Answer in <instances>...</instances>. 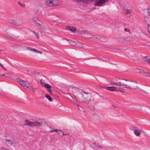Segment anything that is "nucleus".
I'll use <instances>...</instances> for the list:
<instances>
[{"instance_id": "423d86ee", "label": "nucleus", "mask_w": 150, "mask_h": 150, "mask_svg": "<svg viewBox=\"0 0 150 150\" xmlns=\"http://www.w3.org/2000/svg\"><path fill=\"white\" fill-rule=\"evenodd\" d=\"M109 0H97L96 3H95V6H105V3L108 1Z\"/></svg>"}, {"instance_id": "412c9836", "label": "nucleus", "mask_w": 150, "mask_h": 150, "mask_svg": "<svg viewBox=\"0 0 150 150\" xmlns=\"http://www.w3.org/2000/svg\"><path fill=\"white\" fill-rule=\"evenodd\" d=\"M93 144L97 148H98L100 149H103V147H102V146L98 144H96L95 143H93Z\"/></svg>"}, {"instance_id": "dca6fc26", "label": "nucleus", "mask_w": 150, "mask_h": 150, "mask_svg": "<svg viewBox=\"0 0 150 150\" xmlns=\"http://www.w3.org/2000/svg\"><path fill=\"white\" fill-rule=\"evenodd\" d=\"M150 19V18H148L147 17H144V20L146 24H147V25H148V29L149 31V33H150V26L147 24V23H149L148 21Z\"/></svg>"}, {"instance_id": "f03ea898", "label": "nucleus", "mask_w": 150, "mask_h": 150, "mask_svg": "<svg viewBox=\"0 0 150 150\" xmlns=\"http://www.w3.org/2000/svg\"><path fill=\"white\" fill-rule=\"evenodd\" d=\"M82 102L86 104H96L93 99H92V97L91 94L85 93L82 94Z\"/></svg>"}, {"instance_id": "37998d69", "label": "nucleus", "mask_w": 150, "mask_h": 150, "mask_svg": "<svg viewBox=\"0 0 150 150\" xmlns=\"http://www.w3.org/2000/svg\"><path fill=\"white\" fill-rule=\"evenodd\" d=\"M32 51H33V52H38V50H36L35 49H33V50Z\"/></svg>"}, {"instance_id": "6ab92c4d", "label": "nucleus", "mask_w": 150, "mask_h": 150, "mask_svg": "<svg viewBox=\"0 0 150 150\" xmlns=\"http://www.w3.org/2000/svg\"><path fill=\"white\" fill-rule=\"evenodd\" d=\"M88 106L89 108L92 111H93L95 110V107L93 105L94 104H88Z\"/></svg>"}, {"instance_id": "f8f14e48", "label": "nucleus", "mask_w": 150, "mask_h": 150, "mask_svg": "<svg viewBox=\"0 0 150 150\" xmlns=\"http://www.w3.org/2000/svg\"><path fill=\"white\" fill-rule=\"evenodd\" d=\"M33 21L35 23H36L39 26H40L41 21L38 19L36 17H34L33 18Z\"/></svg>"}, {"instance_id": "b1692460", "label": "nucleus", "mask_w": 150, "mask_h": 150, "mask_svg": "<svg viewBox=\"0 0 150 150\" xmlns=\"http://www.w3.org/2000/svg\"><path fill=\"white\" fill-rule=\"evenodd\" d=\"M132 12V11L131 10H127L125 12L126 14H129V16H130L131 15V13Z\"/></svg>"}, {"instance_id": "ddd939ff", "label": "nucleus", "mask_w": 150, "mask_h": 150, "mask_svg": "<svg viewBox=\"0 0 150 150\" xmlns=\"http://www.w3.org/2000/svg\"><path fill=\"white\" fill-rule=\"evenodd\" d=\"M134 133L136 136L140 137L141 134L142 133V131L140 129H138V128H137V129L134 130Z\"/></svg>"}, {"instance_id": "4c0bfd02", "label": "nucleus", "mask_w": 150, "mask_h": 150, "mask_svg": "<svg viewBox=\"0 0 150 150\" xmlns=\"http://www.w3.org/2000/svg\"><path fill=\"white\" fill-rule=\"evenodd\" d=\"M27 72H28V74L30 75H32V71H30V70H28L27 71Z\"/></svg>"}, {"instance_id": "9b49d317", "label": "nucleus", "mask_w": 150, "mask_h": 150, "mask_svg": "<svg viewBox=\"0 0 150 150\" xmlns=\"http://www.w3.org/2000/svg\"><path fill=\"white\" fill-rule=\"evenodd\" d=\"M106 88L107 89L111 91H118V89L117 88V87L115 86H107L106 87Z\"/></svg>"}, {"instance_id": "a878e982", "label": "nucleus", "mask_w": 150, "mask_h": 150, "mask_svg": "<svg viewBox=\"0 0 150 150\" xmlns=\"http://www.w3.org/2000/svg\"><path fill=\"white\" fill-rule=\"evenodd\" d=\"M26 88H29L30 90H34L33 87L32 86H30L28 84L27 85Z\"/></svg>"}, {"instance_id": "f257e3e1", "label": "nucleus", "mask_w": 150, "mask_h": 150, "mask_svg": "<svg viewBox=\"0 0 150 150\" xmlns=\"http://www.w3.org/2000/svg\"><path fill=\"white\" fill-rule=\"evenodd\" d=\"M120 80V79L115 78L112 80H109L108 81L111 85H115L117 86H119V88H121L122 87L123 88L125 87L126 88H129L131 89H134L137 87L136 85L137 83L135 81H131V82L129 83L130 86H129L127 84L122 83Z\"/></svg>"}, {"instance_id": "09e8293b", "label": "nucleus", "mask_w": 150, "mask_h": 150, "mask_svg": "<svg viewBox=\"0 0 150 150\" xmlns=\"http://www.w3.org/2000/svg\"><path fill=\"white\" fill-rule=\"evenodd\" d=\"M90 0L91 2H94V1H97V0Z\"/></svg>"}, {"instance_id": "c9c22d12", "label": "nucleus", "mask_w": 150, "mask_h": 150, "mask_svg": "<svg viewBox=\"0 0 150 150\" xmlns=\"http://www.w3.org/2000/svg\"><path fill=\"white\" fill-rule=\"evenodd\" d=\"M147 14L148 15L150 16V8H149L148 9Z\"/></svg>"}, {"instance_id": "8fccbe9b", "label": "nucleus", "mask_w": 150, "mask_h": 150, "mask_svg": "<svg viewBox=\"0 0 150 150\" xmlns=\"http://www.w3.org/2000/svg\"><path fill=\"white\" fill-rule=\"evenodd\" d=\"M38 53H39L40 54H42V52H41V51H39L38 50Z\"/></svg>"}, {"instance_id": "7ed1b4c3", "label": "nucleus", "mask_w": 150, "mask_h": 150, "mask_svg": "<svg viewBox=\"0 0 150 150\" xmlns=\"http://www.w3.org/2000/svg\"><path fill=\"white\" fill-rule=\"evenodd\" d=\"M25 125H28L30 127H34L39 126L40 127L42 125V122H38L35 121L31 122L29 121L28 120H26L25 121Z\"/></svg>"}, {"instance_id": "4d7b16f0", "label": "nucleus", "mask_w": 150, "mask_h": 150, "mask_svg": "<svg viewBox=\"0 0 150 150\" xmlns=\"http://www.w3.org/2000/svg\"><path fill=\"white\" fill-rule=\"evenodd\" d=\"M125 80L126 81H127V80Z\"/></svg>"}, {"instance_id": "2f4dec72", "label": "nucleus", "mask_w": 150, "mask_h": 150, "mask_svg": "<svg viewBox=\"0 0 150 150\" xmlns=\"http://www.w3.org/2000/svg\"><path fill=\"white\" fill-rule=\"evenodd\" d=\"M1 76H5L6 77H9L10 76V75L9 74H5L1 75Z\"/></svg>"}, {"instance_id": "1a4fd4ad", "label": "nucleus", "mask_w": 150, "mask_h": 150, "mask_svg": "<svg viewBox=\"0 0 150 150\" xmlns=\"http://www.w3.org/2000/svg\"><path fill=\"white\" fill-rule=\"evenodd\" d=\"M17 81L22 86L24 87H26L27 85H26V81H23L20 78L17 79Z\"/></svg>"}, {"instance_id": "c756f323", "label": "nucleus", "mask_w": 150, "mask_h": 150, "mask_svg": "<svg viewBox=\"0 0 150 150\" xmlns=\"http://www.w3.org/2000/svg\"><path fill=\"white\" fill-rule=\"evenodd\" d=\"M18 4L21 7H23V8H25V5L24 4H22L20 2H18Z\"/></svg>"}, {"instance_id": "a211bd4d", "label": "nucleus", "mask_w": 150, "mask_h": 150, "mask_svg": "<svg viewBox=\"0 0 150 150\" xmlns=\"http://www.w3.org/2000/svg\"><path fill=\"white\" fill-rule=\"evenodd\" d=\"M69 96L70 97L69 99L70 101H71L73 103L76 104V100L75 99H74V98L71 96Z\"/></svg>"}, {"instance_id": "9d476101", "label": "nucleus", "mask_w": 150, "mask_h": 150, "mask_svg": "<svg viewBox=\"0 0 150 150\" xmlns=\"http://www.w3.org/2000/svg\"><path fill=\"white\" fill-rule=\"evenodd\" d=\"M44 87L47 89V91L50 93L51 95H52V90L51 88L52 86L50 85L47 83H45L44 84Z\"/></svg>"}, {"instance_id": "72a5a7b5", "label": "nucleus", "mask_w": 150, "mask_h": 150, "mask_svg": "<svg viewBox=\"0 0 150 150\" xmlns=\"http://www.w3.org/2000/svg\"><path fill=\"white\" fill-rule=\"evenodd\" d=\"M64 93L65 94H66V95H67V99H69V98H70V97L69 96H71V95H69V94L68 93Z\"/></svg>"}, {"instance_id": "393cba45", "label": "nucleus", "mask_w": 150, "mask_h": 150, "mask_svg": "<svg viewBox=\"0 0 150 150\" xmlns=\"http://www.w3.org/2000/svg\"><path fill=\"white\" fill-rule=\"evenodd\" d=\"M8 22L15 25V21H14L13 20L9 19L8 20Z\"/></svg>"}, {"instance_id": "49530a36", "label": "nucleus", "mask_w": 150, "mask_h": 150, "mask_svg": "<svg viewBox=\"0 0 150 150\" xmlns=\"http://www.w3.org/2000/svg\"><path fill=\"white\" fill-rule=\"evenodd\" d=\"M37 88H34V90H33V92L34 93L35 92V90Z\"/></svg>"}, {"instance_id": "79ce46f5", "label": "nucleus", "mask_w": 150, "mask_h": 150, "mask_svg": "<svg viewBox=\"0 0 150 150\" xmlns=\"http://www.w3.org/2000/svg\"><path fill=\"white\" fill-rule=\"evenodd\" d=\"M101 38L100 39V41L101 42H105L106 40V38H105V39L103 40H101Z\"/></svg>"}, {"instance_id": "f704fd0d", "label": "nucleus", "mask_w": 150, "mask_h": 150, "mask_svg": "<svg viewBox=\"0 0 150 150\" xmlns=\"http://www.w3.org/2000/svg\"><path fill=\"white\" fill-rule=\"evenodd\" d=\"M62 131L59 129H58L57 132V134L59 135L60 134H62Z\"/></svg>"}, {"instance_id": "a18cd8bd", "label": "nucleus", "mask_w": 150, "mask_h": 150, "mask_svg": "<svg viewBox=\"0 0 150 150\" xmlns=\"http://www.w3.org/2000/svg\"><path fill=\"white\" fill-rule=\"evenodd\" d=\"M62 136L64 135H67V134H64L62 132Z\"/></svg>"}, {"instance_id": "58836bf2", "label": "nucleus", "mask_w": 150, "mask_h": 150, "mask_svg": "<svg viewBox=\"0 0 150 150\" xmlns=\"http://www.w3.org/2000/svg\"><path fill=\"white\" fill-rule=\"evenodd\" d=\"M0 66L4 70L6 71V69L4 67L3 65L0 63Z\"/></svg>"}, {"instance_id": "603ef678", "label": "nucleus", "mask_w": 150, "mask_h": 150, "mask_svg": "<svg viewBox=\"0 0 150 150\" xmlns=\"http://www.w3.org/2000/svg\"><path fill=\"white\" fill-rule=\"evenodd\" d=\"M124 30L125 31H127V28H125L124 29Z\"/></svg>"}, {"instance_id": "c85d7f7f", "label": "nucleus", "mask_w": 150, "mask_h": 150, "mask_svg": "<svg viewBox=\"0 0 150 150\" xmlns=\"http://www.w3.org/2000/svg\"><path fill=\"white\" fill-rule=\"evenodd\" d=\"M32 32L35 34V35L37 38H39V35L38 33H35V31H32Z\"/></svg>"}, {"instance_id": "4be33fe9", "label": "nucleus", "mask_w": 150, "mask_h": 150, "mask_svg": "<svg viewBox=\"0 0 150 150\" xmlns=\"http://www.w3.org/2000/svg\"><path fill=\"white\" fill-rule=\"evenodd\" d=\"M137 127L134 125H131L130 126V129L132 131L134 132V130H136L137 129Z\"/></svg>"}, {"instance_id": "5fc2aeb1", "label": "nucleus", "mask_w": 150, "mask_h": 150, "mask_svg": "<svg viewBox=\"0 0 150 150\" xmlns=\"http://www.w3.org/2000/svg\"><path fill=\"white\" fill-rule=\"evenodd\" d=\"M2 51V50H0V54H1V51Z\"/></svg>"}, {"instance_id": "ea45409f", "label": "nucleus", "mask_w": 150, "mask_h": 150, "mask_svg": "<svg viewBox=\"0 0 150 150\" xmlns=\"http://www.w3.org/2000/svg\"><path fill=\"white\" fill-rule=\"evenodd\" d=\"M27 49L30 51H32L33 50V48H31L30 47H27Z\"/></svg>"}, {"instance_id": "c03bdc74", "label": "nucleus", "mask_w": 150, "mask_h": 150, "mask_svg": "<svg viewBox=\"0 0 150 150\" xmlns=\"http://www.w3.org/2000/svg\"><path fill=\"white\" fill-rule=\"evenodd\" d=\"M148 63L150 65V58H149V59H148Z\"/></svg>"}, {"instance_id": "864d4df0", "label": "nucleus", "mask_w": 150, "mask_h": 150, "mask_svg": "<svg viewBox=\"0 0 150 150\" xmlns=\"http://www.w3.org/2000/svg\"><path fill=\"white\" fill-rule=\"evenodd\" d=\"M7 30H6L5 31V32L6 33H7Z\"/></svg>"}, {"instance_id": "473e14b6", "label": "nucleus", "mask_w": 150, "mask_h": 150, "mask_svg": "<svg viewBox=\"0 0 150 150\" xmlns=\"http://www.w3.org/2000/svg\"><path fill=\"white\" fill-rule=\"evenodd\" d=\"M42 81L43 80L42 79L40 80V84L42 86L44 87V82Z\"/></svg>"}, {"instance_id": "a19ab883", "label": "nucleus", "mask_w": 150, "mask_h": 150, "mask_svg": "<svg viewBox=\"0 0 150 150\" xmlns=\"http://www.w3.org/2000/svg\"><path fill=\"white\" fill-rule=\"evenodd\" d=\"M49 128L50 129H52V130H51L50 131V132L52 133V132H54V129L53 128H52V127H50Z\"/></svg>"}, {"instance_id": "7c9ffc66", "label": "nucleus", "mask_w": 150, "mask_h": 150, "mask_svg": "<svg viewBox=\"0 0 150 150\" xmlns=\"http://www.w3.org/2000/svg\"><path fill=\"white\" fill-rule=\"evenodd\" d=\"M144 75L150 77V74L148 72H144Z\"/></svg>"}, {"instance_id": "de8ad7c7", "label": "nucleus", "mask_w": 150, "mask_h": 150, "mask_svg": "<svg viewBox=\"0 0 150 150\" xmlns=\"http://www.w3.org/2000/svg\"><path fill=\"white\" fill-rule=\"evenodd\" d=\"M35 71H32V73L31 74H32V75L33 74H35Z\"/></svg>"}, {"instance_id": "6e6d98bb", "label": "nucleus", "mask_w": 150, "mask_h": 150, "mask_svg": "<svg viewBox=\"0 0 150 150\" xmlns=\"http://www.w3.org/2000/svg\"><path fill=\"white\" fill-rule=\"evenodd\" d=\"M2 149L4 150V148H2Z\"/></svg>"}, {"instance_id": "bb28decb", "label": "nucleus", "mask_w": 150, "mask_h": 150, "mask_svg": "<svg viewBox=\"0 0 150 150\" xmlns=\"http://www.w3.org/2000/svg\"><path fill=\"white\" fill-rule=\"evenodd\" d=\"M149 58V57L148 56H147L144 57L143 58V59L144 61L145 62H148Z\"/></svg>"}, {"instance_id": "5701e85b", "label": "nucleus", "mask_w": 150, "mask_h": 150, "mask_svg": "<svg viewBox=\"0 0 150 150\" xmlns=\"http://www.w3.org/2000/svg\"><path fill=\"white\" fill-rule=\"evenodd\" d=\"M45 97L47 99L49 100L50 101L52 102L53 101L52 98L51 97L47 94H46L45 96Z\"/></svg>"}, {"instance_id": "20e7f679", "label": "nucleus", "mask_w": 150, "mask_h": 150, "mask_svg": "<svg viewBox=\"0 0 150 150\" xmlns=\"http://www.w3.org/2000/svg\"><path fill=\"white\" fill-rule=\"evenodd\" d=\"M129 54L131 57V59L133 60H139V55H140L137 53L134 52H131L129 53Z\"/></svg>"}, {"instance_id": "39448f33", "label": "nucleus", "mask_w": 150, "mask_h": 150, "mask_svg": "<svg viewBox=\"0 0 150 150\" xmlns=\"http://www.w3.org/2000/svg\"><path fill=\"white\" fill-rule=\"evenodd\" d=\"M14 138L13 137H8L5 139L6 144L8 147H9L14 144Z\"/></svg>"}, {"instance_id": "4468645a", "label": "nucleus", "mask_w": 150, "mask_h": 150, "mask_svg": "<svg viewBox=\"0 0 150 150\" xmlns=\"http://www.w3.org/2000/svg\"><path fill=\"white\" fill-rule=\"evenodd\" d=\"M84 36L86 38H92L94 39H98V38H96V37H95L94 36H93L87 33H84Z\"/></svg>"}, {"instance_id": "e433bc0d", "label": "nucleus", "mask_w": 150, "mask_h": 150, "mask_svg": "<svg viewBox=\"0 0 150 150\" xmlns=\"http://www.w3.org/2000/svg\"><path fill=\"white\" fill-rule=\"evenodd\" d=\"M11 37L13 40L16 39L18 38V37L17 36H15L14 37L13 36H11Z\"/></svg>"}, {"instance_id": "f3484780", "label": "nucleus", "mask_w": 150, "mask_h": 150, "mask_svg": "<svg viewBox=\"0 0 150 150\" xmlns=\"http://www.w3.org/2000/svg\"><path fill=\"white\" fill-rule=\"evenodd\" d=\"M40 27V31L41 33L44 32V31L47 30L46 27L43 25H41L40 24V26H39Z\"/></svg>"}, {"instance_id": "0eeeda50", "label": "nucleus", "mask_w": 150, "mask_h": 150, "mask_svg": "<svg viewBox=\"0 0 150 150\" xmlns=\"http://www.w3.org/2000/svg\"><path fill=\"white\" fill-rule=\"evenodd\" d=\"M46 5L49 6H54L57 5V2L54 0H47L46 2Z\"/></svg>"}, {"instance_id": "cd10ccee", "label": "nucleus", "mask_w": 150, "mask_h": 150, "mask_svg": "<svg viewBox=\"0 0 150 150\" xmlns=\"http://www.w3.org/2000/svg\"><path fill=\"white\" fill-rule=\"evenodd\" d=\"M78 107V108L79 110L81 111H83L84 109L81 106H79L78 104H76Z\"/></svg>"}, {"instance_id": "aec40b11", "label": "nucleus", "mask_w": 150, "mask_h": 150, "mask_svg": "<svg viewBox=\"0 0 150 150\" xmlns=\"http://www.w3.org/2000/svg\"><path fill=\"white\" fill-rule=\"evenodd\" d=\"M70 43L71 45L72 46H76L79 44H80V45H81V44H80V43H77L76 42L73 41H71L70 42Z\"/></svg>"}, {"instance_id": "6e6552de", "label": "nucleus", "mask_w": 150, "mask_h": 150, "mask_svg": "<svg viewBox=\"0 0 150 150\" xmlns=\"http://www.w3.org/2000/svg\"><path fill=\"white\" fill-rule=\"evenodd\" d=\"M15 25L21 26L23 24V20L21 18H18L15 21Z\"/></svg>"}, {"instance_id": "3c124183", "label": "nucleus", "mask_w": 150, "mask_h": 150, "mask_svg": "<svg viewBox=\"0 0 150 150\" xmlns=\"http://www.w3.org/2000/svg\"><path fill=\"white\" fill-rule=\"evenodd\" d=\"M58 129H54V132H57L58 131Z\"/></svg>"}, {"instance_id": "2eb2a0df", "label": "nucleus", "mask_w": 150, "mask_h": 150, "mask_svg": "<svg viewBox=\"0 0 150 150\" xmlns=\"http://www.w3.org/2000/svg\"><path fill=\"white\" fill-rule=\"evenodd\" d=\"M66 29L67 30L71 31L72 32H74L76 30V29L75 27H71L68 26H66Z\"/></svg>"}]
</instances>
